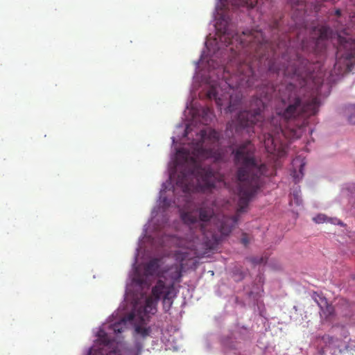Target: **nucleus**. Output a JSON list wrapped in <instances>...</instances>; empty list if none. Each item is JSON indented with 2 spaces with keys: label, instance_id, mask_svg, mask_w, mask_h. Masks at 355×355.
I'll list each match as a JSON object with an SVG mask.
<instances>
[{
  "label": "nucleus",
  "instance_id": "nucleus-9",
  "mask_svg": "<svg viewBox=\"0 0 355 355\" xmlns=\"http://www.w3.org/2000/svg\"><path fill=\"white\" fill-rule=\"evenodd\" d=\"M338 338H336L327 334H325L322 336L317 337L316 343L319 354L320 355H324L325 354V348L327 347H338Z\"/></svg>",
  "mask_w": 355,
  "mask_h": 355
},
{
  "label": "nucleus",
  "instance_id": "nucleus-25",
  "mask_svg": "<svg viewBox=\"0 0 355 355\" xmlns=\"http://www.w3.org/2000/svg\"><path fill=\"white\" fill-rule=\"evenodd\" d=\"M335 15L338 17L341 15V10L340 9H337L335 11Z\"/></svg>",
  "mask_w": 355,
  "mask_h": 355
},
{
  "label": "nucleus",
  "instance_id": "nucleus-7",
  "mask_svg": "<svg viewBox=\"0 0 355 355\" xmlns=\"http://www.w3.org/2000/svg\"><path fill=\"white\" fill-rule=\"evenodd\" d=\"M312 298L317 303L320 309V315L325 319H329L334 312V308L328 303L327 300L324 296L314 292Z\"/></svg>",
  "mask_w": 355,
  "mask_h": 355
},
{
  "label": "nucleus",
  "instance_id": "nucleus-8",
  "mask_svg": "<svg viewBox=\"0 0 355 355\" xmlns=\"http://www.w3.org/2000/svg\"><path fill=\"white\" fill-rule=\"evenodd\" d=\"M318 37L315 42V51L318 53L323 52L326 49V40L331 34V30L329 27L322 26L315 30Z\"/></svg>",
  "mask_w": 355,
  "mask_h": 355
},
{
  "label": "nucleus",
  "instance_id": "nucleus-5",
  "mask_svg": "<svg viewBox=\"0 0 355 355\" xmlns=\"http://www.w3.org/2000/svg\"><path fill=\"white\" fill-rule=\"evenodd\" d=\"M291 51L287 49L281 58L277 60H269L268 62V71L271 73L280 74L292 79L302 80L303 82L309 76L311 71L308 67L309 62L295 53L291 57Z\"/></svg>",
  "mask_w": 355,
  "mask_h": 355
},
{
  "label": "nucleus",
  "instance_id": "nucleus-14",
  "mask_svg": "<svg viewBox=\"0 0 355 355\" xmlns=\"http://www.w3.org/2000/svg\"><path fill=\"white\" fill-rule=\"evenodd\" d=\"M345 112L349 122L355 125V104L349 105L346 107Z\"/></svg>",
  "mask_w": 355,
  "mask_h": 355
},
{
  "label": "nucleus",
  "instance_id": "nucleus-29",
  "mask_svg": "<svg viewBox=\"0 0 355 355\" xmlns=\"http://www.w3.org/2000/svg\"><path fill=\"white\" fill-rule=\"evenodd\" d=\"M288 128H289V129H290V130H293V128L289 127V126L288 127Z\"/></svg>",
  "mask_w": 355,
  "mask_h": 355
},
{
  "label": "nucleus",
  "instance_id": "nucleus-13",
  "mask_svg": "<svg viewBox=\"0 0 355 355\" xmlns=\"http://www.w3.org/2000/svg\"><path fill=\"white\" fill-rule=\"evenodd\" d=\"M159 268V260L153 259L144 266V272L146 275H153Z\"/></svg>",
  "mask_w": 355,
  "mask_h": 355
},
{
  "label": "nucleus",
  "instance_id": "nucleus-23",
  "mask_svg": "<svg viewBox=\"0 0 355 355\" xmlns=\"http://www.w3.org/2000/svg\"><path fill=\"white\" fill-rule=\"evenodd\" d=\"M289 2L293 5H299L300 3V0H288Z\"/></svg>",
  "mask_w": 355,
  "mask_h": 355
},
{
  "label": "nucleus",
  "instance_id": "nucleus-27",
  "mask_svg": "<svg viewBox=\"0 0 355 355\" xmlns=\"http://www.w3.org/2000/svg\"><path fill=\"white\" fill-rule=\"evenodd\" d=\"M302 168H303V165H301V167H300V172L301 173H302Z\"/></svg>",
  "mask_w": 355,
  "mask_h": 355
},
{
  "label": "nucleus",
  "instance_id": "nucleus-10",
  "mask_svg": "<svg viewBox=\"0 0 355 355\" xmlns=\"http://www.w3.org/2000/svg\"><path fill=\"white\" fill-rule=\"evenodd\" d=\"M99 340L101 342V344L103 345L102 347L96 348L95 346L92 347L88 355H104V352L106 351L104 349V347H108L110 340L107 338V335L103 333V336L101 335V333H99ZM106 355H121L119 352L114 350L110 351L108 353L106 354Z\"/></svg>",
  "mask_w": 355,
  "mask_h": 355
},
{
  "label": "nucleus",
  "instance_id": "nucleus-26",
  "mask_svg": "<svg viewBox=\"0 0 355 355\" xmlns=\"http://www.w3.org/2000/svg\"><path fill=\"white\" fill-rule=\"evenodd\" d=\"M132 318H133V314H131V315H130V319H132Z\"/></svg>",
  "mask_w": 355,
  "mask_h": 355
},
{
  "label": "nucleus",
  "instance_id": "nucleus-24",
  "mask_svg": "<svg viewBox=\"0 0 355 355\" xmlns=\"http://www.w3.org/2000/svg\"><path fill=\"white\" fill-rule=\"evenodd\" d=\"M262 260H263V259H252V261L255 263H261Z\"/></svg>",
  "mask_w": 355,
  "mask_h": 355
},
{
  "label": "nucleus",
  "instance_id": "nucleus-18",
  "mask_svg": "<svg viewBox=\"0 0 355 355\" xmlns=\"http://www.w3.org/2000/svg\"><path fill=\"white\" fill-rule=\"evenodd\" d=\"M261 1V0H241V4H246L247 6H250V8H254L257 5H258L259 1Z\"/></svg>",
  "mask_w": 355,
  "mask_h": 355
},
{
  "label": "nucleus",
  "instance_id": "nucleus-21",
  "mask_svg": "<svg viewBox=\"0 0 355 355\" xmlns=\"http://www.w3.org/2000/svg\"><path fill=\"white\" fill-rule=\"evenodd\" d=\"M279 27V21L277 20H275L272 22V24L270 25V28L272 31H278Z\"/></svg>",
  "mask_w": 355,
  "mask_h": 355
},
{
  "label": "nucleus",
  "instance_id": "nucleus-11",
  "mask_svg": "<svg viewBox=\"0 0 355 355\" xmlns=\"http://www.w3.org/2000/svg\"><path fill=\"white\" fill-rule=\"evenodd\" d=\"M167 291H169V289L166 288L165 283L162 280H159L155 286L153 287L152 295L150 297L158 301L161 296H164Z\"/></svg>",
  "mask_w": 355,
  "mask_h": 355
},
{
  "label": "nucleus",
  "instance_id": "nucleus-19",
  "mask_svg": "<svg viewBox=\"0 0 355 355\" xmlns=\"http://www.w3.org/2000/svg\"><path fill=\"white\" fill-rule=\"evenodd\" d=\"M241 241L245 246H247L249 244L250 239L248 235L246 233L242 234Z\"/></svg>",
  "mask_w": 355,
  "mask_h": 355
},
{
  "label": "nucleus",
  "instance_id": "nucleus-4",
  "mask_svg": "<svg viewBox=\"0 0 355 355\" xmlns=\"http://www.w3.org/2000/svg\"><path fill=\"white\" fill-rule=\"evenodd\" d=\"M198 136L199 140L192 142L191 150L182 148L178 151L184 163L176 185L184 194L193 191H211L217 182L222 181L220 174L211 167L209 161L216 155L219 132L210 128L203 129Z\"/></svg>",
  "mask_w": 355,
  "mask_h": 355
},
{
  "label": "nucleus",
  "instance_id": "nucleus-1",
  "mask_svg": "<svg viewBox=\"0 0 355 355\" xmlns=\"http://www.w3.org/2000/svg\"><path fill=\"white\" fill-rule=\"evenodd\" d=\"M236 166L238 180V208L234 216H222L217 225L218 232L209 231L214 211L210 207L183 212L181 218L189 227V232L177 245L180 248L175 253V259L180 263V273L187 267V261L200 257L214 249L223 236L228 235L236 225L240 214L246 211L251 198L261 184V177L267 172V166L255 156V148L250 140L239 144L232 152ZM181 274H180V275Z\"/></svg>",
  "mask_w": 355,
  "mask_h": 355
},
{
  "label": "nucleus",
  "instance_id": "nucleus-22",
  "mask_svg": "<svg viewBox=\"0 0 355 355\" xmlns=\"http://www.w3.org/2000/svg\"><path fill=\"white\" fill-rule=\"evenodd\" d=\"M228 347L230 348V349H238L239 348H241L240 347L238 346V344H234L233 342L230 343L228 345Z\"/></svg>",
  "mask_w": 355,
  "mask_h": 355
},
{
  "label": "nucleus",
  "instance_id": "nucleus-16",
  "mask_svg": "<svg viewBox=\"0 0 355 355\" xmlns=\"http://www.w3.org/2000/svg\"><path fill=\"white\" fill-rule=\"evenodd\" d=\"M135 331L137 334L141 335L142 337H146L149 335L150 329V327H144L141 325H137L135 327Z\"/></svg>",
  "mask_w": 355,
  "mask_h": 355
},
{
  "label": "nucleus",
  "instance_id": "nucleus-28",
  "mask_svg": "<svg viewBox=\"0 0 355 355\" xmlns=\"http://www.w3.org/2000/svg\"><path fill=\"white\" fill-rule=\"evenodd\" d=\"M227 0H220L221 2H226Z\"/></svg>",
  "mask_w": 355,
  "mask_h": 355
},
{
  "label": "nucleus",
  "instance_id": "nucleus-6",
  "mask_svg": "<svg viewBox=\"0 0 355 355\" xmlns=\"http://www.w3.org/2000/svg\"><path fill=\"white\" fill-rule=\"evenodd\" d=\"M338 42L335 67L343 73L350 72L355 67V40L339 35Z\"/></svg>",
  "mask_w": 355,
  "mask_h": 355
},
{
  "label": "nucleus",
  "instance_id": "nucleus-3",
  "mask_svg": "<svg viewBox=\"0 0 355 355\" xmlns=\"http://www.w3.org/2000/svg\"><path fill=\"white\" fill-rule=\"evenodd\" d=\"M252 105L256 107L252 110H244L238 114L236 130H245L250 134L254 132V125L259 124L262 134L260 139L263 141L266 151L282 157L284 152L276 143V139L279 134H284V123H293L297 128L304 126L307 123V118L318 112L320 102L317 98L304 101L300 97L289 98L287 103L283 101L282 108L277 109V114L268 121H263V101L256 98Z\"/></svg>",
  "mask_w": 355,
  "mask_h": 355
},
{
  "label": "nucleus",
  "instance_id": "nucleus-17",
  "mask_svg": "<svg viewBox=\"0 0 355 355\" xmlns=\"http://www.w3.org/2000/svg\"><path fill=\"white\" fill-rule=\"evenodd\" d=\"M125 326V321L122 320L120 322H115L114 324H112L111 327L112 329L115 333H121L123 331V328Z\"/></svg>",
  "mask_w": 355,
  "mask_h": 355
},
{
  "label": "nucleus",
  "instance_id": "nucleus-20",
  "mask_svg": "<svg viewBox=\"0 0 355 355\" xmlns=\"http://www.w3.org/2000/svg\"><path fill=\"white\" fill-rule=\"evenodd\" d=\"M313 220L318 223H323L326 220V216L323 214H319Z\"/></svg>",
  "mask_w": 355,
  "mask_h": 355
},
{
  "label": "nucleus",
  "instance_id": "nucleus-15",
  "mask_svg": "<svg viewBox=\"0 0 355 355\" xmlns=\"http://www.w3.org/2000/svg\"><path fill=\"white\" fill-rule=\"evenodd\" d=\"M171 291H167V292L163 296V304L164 308L166 311L168 310L171 304L173 303L171 297H170Z\"/></svg>",
  "mask_w": 355,
  "mask_h": 355
},
{
  "label": "nucleus",
  "instance_id": "nucleus-12",
  "mask_svg": "<svg viewBox=\"0 0 355 355\" xmlns=\"http://www.w3.org/2000/svg\"><path fill=\"white\" fill-rule=\"evenodd\" d=\"M156 300L153 299V297H148L146 299L145 305L144 306V314L147 315L148 314H155L157 311V304Z\"/></svg>",
  "mask_w": 355,
  "mask_h": 355
},
{
  "label": "nucleus",
  "instance_id": "nucleus-2",
  "mask_svg": "<svg viewBox=\"0 0 355 355\" xmlns=\"http://www.w3.org/2000/svg\"><path fill=\"white\" fill-rule=\"evenodd\" d=\"M220 33L219 40L226 46L233 44L234 42L241 46L239 55H246L244 62H239L236 66V70L232 75L227 77L225 73H229L227 67L223 69V76L220 86L229 88V92L225 95L219 96L218 89L215 85H211L207 92L209 98H214L217 105L220 107L225 105L223 99L228 98L227 112H232L239 109L241 104L243 94L241 88L252 87L257 80L254 67L262 63L263 60L269 58V49L272 50L271 44L264 37L263 33L259 30L243 31L242 34H233L229 30L227 22H225L223 28H218Z\"/></svg>",
  "mask_w": 355,
  "mask_h": 355
}]
</instances>
